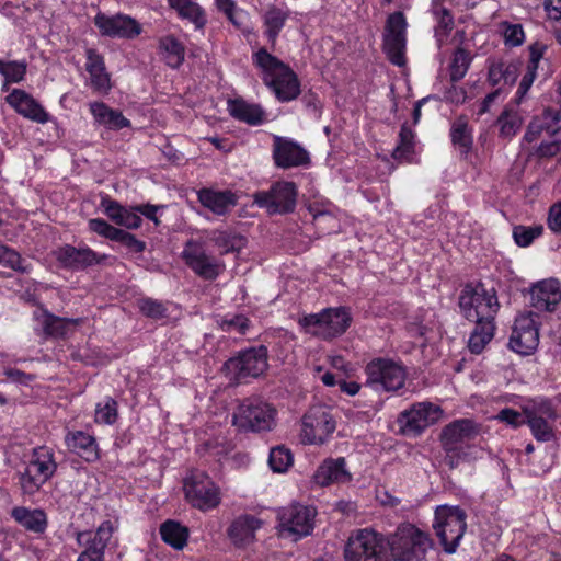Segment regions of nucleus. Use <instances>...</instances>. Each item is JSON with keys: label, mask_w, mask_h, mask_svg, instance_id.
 Here are the masks:
<instances>
[{"label": "nucleus", "mask_w": 561, "mask_h": 561, "mask_svg": "<svg viewBox=\"0 0 561 561\" xmlns=\"http://www.w3.org/2000/svg\"><path fill=\"white\" fill-rule=\"evenodd\" d=\"M263 520L252 515L237 517L229 527L228 535L238 547H245L255 540V533L262 528Z\"/></svg>", "instance_id": "nucleus-27"}, {"label": "nucleus", "mask_w": 561, "mask_h": 561, "mask_svg": "<svg viewBox=\"0 0 561 561\" xmlns=\"http://www.w3.org/2000/svg\"><path fill=\"white\" fill-rule=\"evenodd\" d=\"M336 430V422L324 405H314L304 415L300 440L306 445L322 446L327 444Z\"/></svg>", "instance_id": "nucleus-10"}, {"label": "nucleus", "mask_w": 561, "mask_h": 561, "mask_svg": "<svg viewBox=\"0 0 561 561\" xmlns=\"http://www.w3.org/2000/svg\"><path fill=\"white\" fill-rule=\"evenodd\" d=\"M539 344V316L534 311L520 313L515 319L510 347L523 356L533 354Z\"/></svg>", "instance_id": "nucleus-15"}, {"label": "nucleus", "mask_w": 561, "mask_h": 561, "mask_svg": "<svg viewBox=\"0 0 561 561\" xmlns=\"http://www.w3.org/2000/svg\"><path fill=\"white\" fill-rule=\"evenodd\" d=\"M68 448L78 454L87 461H94L99 458L95 439L83 432L69 433L66 436Z\"/></svg>", "instance_id": "nucleus-37"}, {"label": "nucleus", "mask_w": 561, "mask_h": 561, "mask_svg": "<svg viewBox=\"0 0 561 561\" xmlns=\"http://www.w3.org/2000/svg\"><path fill=\"white\" fill-rule=\"evenodd\" d=\"M26 65L19 61H3L0 59V75L4 78L3 88L8 83H18L24 79Z\"/></svg>", "instance_id": "nucleus-50"}, {"label": "nucleus", "mask_w": 561, "mask_h": 561, "mask_svg": "<svg viewBox=\"0 0 561 561\" xmlns=\"http://www.w3.org/2000/svg\"><path fill=\"white\" fill-rule=\"evenodd\" d=\"M543 231L542 226H515L513 228V239L518 247L526 248L533 243Z\"/></svg>", "instance_id": "nucleus-51"}, {"label": "nucleus", "mask_w": 561, "mask_h": 561, "mask_svg": "<svg viewBox=\"0 0 561 561\" xmlns=\"http://www.w3.org/2000/svg\"><path fill=\"white\" fill-rule=\"evenodd\" d=\"M367 385L375 390L397 391L404 386L407 370L391 359L378 358L366 366Z\"/></svg>", "instance_id": "nucleus-13"}, {"label": "nucleus", "mask_w": 561, "mask_h": 561, "mask_svg": "<svg viewBox=\"0 0 561 561\" xmlns=\"http://www.w3.org/2000/svg\"><path fill=\"white\" fill-rule=\"evenodd\" d=\"M469 60L463 50H457L453 58L450 67V78L453 81L460 80L467 72Z\"/></svg>", "instance_id": "nucleus-56"}, {"label": "nucleus", "mask_w": 561, "mask_h": 561, "mask_svg": "<svg viewBox=\"0 0 561 561\" xmlns=\"http://www.w3.org/2000/svg\"><path fill=\"white\" fill-rule=\"evenodd\" d=\"M267 368V351L264 346L250 348L226 362L224 369L231 381L257 377Z\"/></svg>", "instance_id": "nucleus-14"}, {"label": "nucleus", "mask_w": 561, "mask_h": 561, "mask_svg": "<svg viewBox=\"0 0 561 561\" xmlns=\"http://www.w3.org/2000/svg\"><path fill=\"white\" fill-rule=\"evenodd\" d=\"M432 14L435 20V37L438 45H443L447 39L454 26V18L450 12L443 7V2L432 3Z\"/></svg>", "instance_id": "nucleus-41"}, {"label": "nucleus", "mask_w": 561, "mask_h": 561, "mask_svg": "<svg viewBox=\"0 0 561 561\" xmlns=\"http://www.w3.org/2000/svg\"><path fill=\"white\" fill-rule=\"evenodd\" d=\"M316 511L306 505L293 504L277 511L276 529L280 537L297 541L313 529Z\"/></svg>", "instance_id": "nucleus-11"}, {"label": "nucleus", "mask_w": 561, "mask_h": 561, "mask_svg": "<svg viewBox=\"0 0 561 561\" xmlns=\"http://www.w3.org/2000/svg\"><path fill=\"white\" fill-rule=\"evenodd\" d=\"M56 468V461L48 447L35 448L20 476L22 492L27 495L35 494L53 477Z\"/></svg>", "instance_id": "nucleus-7"}, {"label": "nucleus", "mask_w": 561, "mask_h": 561, "mask_svg": "<svg viewBox=\"0 0 561 561\" xmlns=\"http://www.w3.org/2000/svg\"><path fill=\"white\" fill-rule=\"evenodd\" d=\"M287 12L283 11L282 9L272 8L267 10L264 14V27H265V35L267 36L268 41L274 43L277 35L279 34L280 30L283 28L286 20H287Z\"/></svg>", "instance_id": "nucleus-46"}, {"label": "nucleus", "mask_w": 561, "mask_h": 561, "mask_svg": "<svg viewBox=\"0 0 561 561\" xmlns=\"http://www.w3.org/2000/svg\"><path fill=\"white\" fill-rule=\"evenodd\" d=\"M159 48L163 59L170 67L178 68L182 65L185 48L175 37L172 35L161 37Z\"/></svg>", "instance_id": "nucleus-42"}, {"label": "nucleus", "mask_w": 561, "mask_h": 561, "mask_svg": "<svg viewBox=\"0 0 561 561\" xmlns=\"http://www.w3.org/2000/svg\"><path fill=\"white\" fill-rule=\"evenodd\" d=\"M0 264L23 273L28 271L25 261L20 256V254L9 248H7V253L2 256Z\"/></svg>", "instance_id": "nucleus-60"}, {"label": "nucleus", "mask_w": 561, "mask_h": 561, "mask_svg": "<svg viewBox=\"0 0 561 561\" xmlns=\"http://www.w3.org/2000/svg\"><path fill=\"white\" fill-rule=\"evenodd\" d=\"M443 417V410L432 402H419L399 416V423L403 433L417 435L426 427L435 424Z\"/></svg>", "instance_id": "nucleus-17"}, {"label": "nucleus", "mask_w": 561, "mask_h": 561, "mask_svg": "<svg viewBox=\"0 0 561 561\" xmlns=\"http://www.w3.org/2000/svg\"><path fill=\"white\" fill-rule=\"evenodd\" d=\"M252 64L259 70L263 82L280 102L293 101L300 94V83L296 73L265 48H259L252 54Z\"/></svg>", "instance_id": "nucleus-1"}, {"label": "nucleus", "mask_w": 561, "mask_h": 561, "mask_svg": "<svg viewBox=\"0 0 561 561\" xmlns=\"http://www.w3.org/2000/svg\"><path fill=\"white\" fill-rule=\"evenodd\" d=\"M547 224L552 232L561 233V202L550 207Z\"/></svg>", "instance_id": "nucleus-63"}, {"label": "nucleus", "mask_w": 561, "mask_h": 561, "mask_svg": "<svg viewBox=\"0 0 561 561\" xmlns=\"http://www.w3.org/2000/svg\"><path fill=\"white\" fill-rule=\"evenodd\" d=\"M561 129V108L557 111L548 110L541 118H535L528 126L525 134V140L535 141L541 133L553 135Z\"/></svg>", "instance_id": "nucleus-30"}, {"label": "nucleus", "mask_w": 561, "mask_h": 561, "mask_svg": "<svg viewBox=\"0 0 561 561\" xmlns=\"http://www.w3.org/2000/svg\"><path fill=\"white\" fill-rule=\"evenodd\" d=\"M114 525L111 520L103 522L95 533H81L78 540L80 543H85L87 547L95 549L104 553V549L112 538Z\"/></svg>", "instance_id": "nucleus-40"}, {"label": "nucleus", "mask_w": 561, "mask_h": 561, "mask_svg": "<svg viewBox=\"0 0 561 561\" xmlns=\"http://www.w3.org/2000/svg\"><path fill=\"white\" fill-rule=\"evenodd\" d=\"M182 489L186 502L198 511L214 510L221 502L219 485L203 470L188 471L183 478Z\"/></svg>", "instance_id": "nucleus-4"}, {"label": "nucleus", "mask_w": 561, "mask_h": 561, "mask_svg": "<svg viewBox=\"0 0 561 561\" xmlns=\"http://www.w3.org/2000/svg\"><path fill=\"white\" fill-rule=\"evenodd\" d=\"M306 333L332 339L343 334L351 324V316L345 308H328L320 313L308 314L299 319Z\"/></svg>", "instance_id": "nucleus-9"}, {"label": "nucleus", "mask_w": 561, "mask_h": 561, "mask_svg": "<svg viewBox=\"0 0 561 561\" xmlns=\"http://www.w3.org/2000/svg\"><path fill=\"white\" fill-rule=\"evenodd\" d=\"M85 69L90 76V83L99 92H107L111 88L110 77L105 71L103 58L93 49L87 50Z\"/></svg>", "instance_id": "nucleus-33"}, {"label": "nucleus", "mask_w": 561, "mask_h": 561, "mask_svg": "<svg viewBox=\"0 0 561 561\" xmlns=\"http://www.w3.org/2000/svg\"><path fill=\"white\" fill-rule=\"evenodd\" d=\"M451 140L455 145H459L465 149L470 147L471 136L466 119L458 118L454 122L451 127Z\"/></svg>", "instance_id": "nucleus-53"}, {"label": "nucleus", "mask_w": 561, "mask_h": 561, "mask_svg": "<svg viewBox=\"0 0 561 561\" xmlns=\"http://www.w3.org/2000/svg\"><path fill=\"white\" fill-rule=\"evenodd\" d=\"M34 319L36 330H41L46 337L67 336L78 324V320L59 318L42 309L34 312Z\"/></svg>", "instance_id": "nucleus-26"}, {"label": "nucleus", "mask_w": 561, "mask_h": 561, "mask_svg": "<svg viewBox=\"0 0 561 561\" xmlns=\"http://www.w3.org/2000/svg\"><path fill=\"white\" fill-rule=\"evenodd\" d=\"M268 465L274 472H286L293 465V455L285 447L272 448L268 457Z\"/></svg>", "instance_id": "nucleus-49"}, {"label": "nucleus", "mask_w": 561, "mask_h": 561, "mask_svg": "<svg viewBox=\"0 0 561 561\" xmlns=\"http://www.w3.org/2000/svg\"><path fill=\"white\" fill-rule=\"evenodd\" d=\"M95 26L103 36L134 38L141 33V25L125 14L107 15L99 13L94 18Z\"/></svg>", "instance_id": "nucleus-20"}, {"label": "nucleus", "mask_w": 561, "mask_h": 561, "mask_svg": "<svg viewBox=\"0 0 561 561\" xmlns=\"http://www.w3.org/2000/svg\"><path fill=\"white\" fill-rule=\"evenodd\" d=\"M57 259L64 265L70 267H83L96 261L95 253L88 248H73L66 245L57 251Z\"/></svg>", "instance_id": "nucleus-38"}, {"label": "nucleus", "mask_w": 561, "mask_h": 561, "mask_svg": "<svg viewBox=\"0 0 561 561\" xmlns=\"http://www.w3.org/2000/svg\"><path fill=\"white\" fill-rule=\"evenodd\" d=\"M228 111L231 116L250 125H260L264 121V111L257 104L242 99L230 100Z\"/></svg>", "instance_id": "nucleus-36"}, {"label": "nucleus", "mask_w": 561, "mask_h": 561, "mask_svg": "<svg viewBox=\"0 0 561 561\" xmlns=\"http://www.w3.org/2000/svg\"><path fill=\"white\" fill-rule=\"evenodd\" d=\"M345 561H391L381 535L365 528L352 534L344 547Z\"/></svg>", "instance_id": "nucleus-6"}, {"label": "nucleus", "mask_w": 561, "mask_h": 561, "mask_svg": "<svg viewBox=\"0 0 561 561\" xmlns=\"http://www.w3.org/2000/svg\"><path fill=\"white\" fill-rule=\"evenodd\" d=\"M543 7L549 19L556 21L561 19V0H545Z\"/></svg>", "instance_id": "nucleus-64"}, {"label": "nucleus", "mask_w": 561, "mask_h": 561, "mask_svg": "<svg viewBox=\"0 0 561 561\" xmlns=\"http://www.w3.org/2000/svg\"><path fill=\"white\" fill-rule=\"evenodd\" d=\"M209 240L220 249L221 254L239 252L247 243L245 239L241 234L225 230L211 231Z\"/></svg>", "instance_id": "nucleus-43"}, {"label": "nucleus", "mask_w": 561, "mask_h": 561, "mask_svg": "<svg viewBox=\"0 0 561 561\" xmlns=\"http://www.w3.org/2000/svg\"><path fill=\"white\" fill-rule=\"evenodd\" d=\"M536 76L537 70L534 69V66H526L525 73L523 75V78L516 91L515 100L517 104H519L527 94L528 90L530 89L536 79Z\"/></svg>", "instance_id": "nucleus-58"}, {"label": "nucleus", "mask_w": 561, "mask_h": 561, "mask_svg": "<svg viewBox=\"0 0 561 561\" xmlns=\"http://www.w3.org/2000/svg\"><path fill=\"white\" fill-rule=\"evenodd\" d=\"M519 73V64L517 62H494L489 67L488 81L492 87L497 89L488 94L481 105L479 114L485 113L491 103L500 96L501 90L512 85Z\"/></svg>", "instance_id": "nucleus-21"}, {"label": "nucleus", "mask_w": 561, "mask_h": 561, "mask_svg": "<svg viewBox=\"0 0 561 561\" xmlns=\"http://www.w3.org/2000/svg\"><path fill=\"white\" fill-rule=\"evenodd\" d=\"M297 190L291 182H277L268 192H257L253 195L254 203L265 208L270 214L289 213L295 208Z\"/></svg>", "instance_id": "nucleus-16"}, {"label": "nucleus", "mask_w": 561, "mask_h": 561, "mask_svg": "<svg viewBox=\"0 0 561 561\" xmlns=\"http://www.w3.org/2000/svg\"><path fill=\"white\" fill-rule=\"evenodd\" d=\"M89 228L93 232L103 236L110 240H114L118 233V228H115L107 224L105 220L99 218L91 219L89 221Z\"/></svg>", "instance_id": "nucleus-59"}, {"label": "nucleus", "mask_w": 561, "mask_h": 561, "mask_svg": "<svg viewBox=\"0 0 561 561\" xmlns=\"http://www.w3.org/2000/svg\"><path fill=\"white\" fill-rule=\"evenodd\" d=\"M419 153L415 134L408 124L401 126L399 141L392 157L400 162H414Z\"/></svg>", "instance_id": "nucleus-35"}, {"label": "nucleus", "mask_w": 561, "mask_h": 561, "mask_svg": "<svg viewBox=\"0 0 561 561\" xmlns=\"http://www.w3.org/2000/svg\"><path fill=\"white\" fill-rule=\"evenodd\" d=\"M12 517L28 531L41 534L47 527V515L39 508L18 506L12 510Z\"/></svg>", "instance_id": "nucleus-34"}, {"label": "nucleus", "mask_w": 561, "mask_h": 561, "mask_svg": "<svg viewBox=\"0 0 561 561\" xmlns=\"http://www.w3.org/2000/svg\"><path fill=\"white\" fill-rule=\"evenodd\" d=\"M113 241H118L125 247H127L129 250L137 253L142 252L145 250V243L142 241L136 239L133 234L122 229H118L117 237Z\"/></svg>", "instance_id": "nucleus-61"}, {"label": "nucleus", "mask_w": 561, "mask_h": 561, "mask_svg": "<svg viewBox=\"0 0 561 561\" xmlns=\"http://www.w3.org/2000/svg\"><path fill=\"white\" fill-rule=\"evenodd\" d=\"M494 419L512 427H518L527 422V416L524 410L523 413H520L508 408L501 410Z\"/></svg>", "instance_id": "nucleus-57"}, {"label": "nucleus", "mask_w": 561, "mask_h": 561, "mask_svg": "<svg viewBox=\"0 0 561 561\" xmlns=\"http://www.w3.org/2000/svg\"><path fill=\"white\" fill-rule=\"evenodd\" d=\"M89 106L98 125L107 129H122L129 125V121L121 112L108 107L103 102H92Z\"/></svg>", "instance_id": "nucleus-32"}, {"label": "nucleus", "mask_w": 561, "mask_h": 561, "mask_svg": "<svg viewBox=\"0 0 561 561\" xmlns=\"http://www.w3.org/2000/svg\"><path fill=\"white\" fill-rule=\"evenodd\" d=\"M201 204L216 215L227 214L236 204L237 197L230 191L203 188L198 192Z\"/></svg>", "instance_id": "nucleus-28"}, {"label": "nucleus", "mask_w": 561, "mask_h": 561, "mask_svg": "<svg viewBox=\"0 0 561 561\" xmlns=\"http://www.w3.org/2000/svg\"><path fill=\"white\" fill-rule=\"evenodd\" d=\"M459 307L469 321L493 322L499 310V301L494 289H485L482 285H477L463 289L459 298Z\"/></svg>", "instance_id": "nucleus-8"}, {"label": "nucleus", "mask_w": 561, "mask_h": 561, "mask_svg": "<svg viewBox=\"0 0 561 561\" xmlns=\"http://www.w3.org/2000/svg\"><path fill=\"white\" fill-rule=\"evenodd\" d=\"M494 334V323L492 321L476 322L468 346L474 354H480L485 345L492 340Z\"/></svg>", "instance_id": "nucleus-45"}, {"label": "nucleus", "mask_w": 561, "mask_h": 561, "mask_svg": "<svg viewBox=\"0 0 561 561\" xmlns=\"http://www.w3.org/2000/svg\"><path fill=\"white\" fill-rule=\"evenodd\" d=\"M529 294L534 308L552 311L561 302V284L553 277L538 280L530 286Z\"/></svg>", "instance_id": "nucleus-23"}, {"label": "nucleus", "mask_w": 561, "mask_h": 561, "mask_svg": "<svg viewBox=\"0 0 561 561\" xmlns=\"http://www.w3.org/2000/svg\"><path fill=\"white\" fill-rule=\"evenodd\" d=\"M276 409L262 400L248 399L242 402L234 415L233 423L243 430L253 432L271 431L276 425Z\"/></svg>", "instance_id": "nucleus-12"}, {"label": "nucleus", "mask_w": 561, "mask_h": 561, "mask_svg": "<svg viewBox=\"0 0 561 561\" xmlns=\"http://www.w3.org/2000/svg\"><path fill=\"white\" fill-rule=\"evenodd\" d=\"M466 518L459 506L444 504L436 507L433 528L446 552L453 553L459 546L467 527Z\"/></svg>", "instance_id": "nucleus-5"}, {"label": "nucleus", "mask_w": 561, "mask_h": 561, "mask_svg": "<svg viewBox=\"0 0 561 561\" xmlns=\"http://www.w3.org/2000/svg\"><path fill=\"white\" fill-rule=\"evenodd\" d=\"M102 207L104 214L116 225L126 229H137L141 225V217L137 214V207L127 208L115 201L103 199Z\"/></svg>", "instance_id": "nucleus-29"}, {"label": "nucleus", "mask_w": 561, "mask_h": 561, "mask_svg": "<svg viewBox=\"0 0 561 561\" xmlns=\"http://www.w3.org/2000/svg\"><path fill=\"white\" fill-rule=\"evenodd\" d=\"M407 22L401 12L388 18L383 36V49L393 65H404Z\"/></svg>", "instance_id": "nucleus-18"}, {"label": "nucleus", "mask_w": 561, "mask_h": 561, "mask_svg": "<svg viewBox=\"0 0 561 561\" xmlns=\"http://www.w3.org/2000/svg\"><path fill=\"white\" fill-rule=\"evenodd\" d=\"M352 479V474L346 468V461L343 457L328 458L316 470L312 480L319 486H327L332 483H346Z\"/></svg>", "instance_id": "nucleus-25"}, {"label": "nucleus", "mask_w": 561, "mask_h": 561, "mask_svg": "<svg viewBox=\"0 0 561 561\" xmlns=\"http://www.w3.org/2000/svg\"><path fill=\"white\" fill-rule=\"evenodd\" d=\"M386 545L393 561H426L432 540L425 531L407 523L387 537Z\"/></svg>", "instance_id": "nucleus-2"}, {"label": "nucleus", "mask_w": 561, "mask_h": 561, "mask_svg": "<svg viewBox=\"0 0 561 561\" xmlns=\"http://www.w3.org/2000/svg\"><path fill=\"white\" fill-rule=\"evenodd\" d=\"M182 257L186 265L197 275L207 279L216 278L224 270L222 264L208 256L203 244L194 240H190L185 243Z\"/></svg>", "instance_id": "nucleus-19"}, {"label": "nucleus", "mask_w": 561, "mask_h": 561, "mask_svg": "<svg viewBox=\"0 0 561 561\" xmlns=\"http://www.w3.org/2000/svg\"><path fill=\"white\" fill-rule=\"evenodd\" d=\"M117 419V404L111 399L99 402L95 408V422L100 424H113Z\"/></svg>", "instance_id": "nucleus-52"}, {"label": "nucleus", "mask_w": 561, "mask_h": 561, "mask_svg": "<svg viewBox=\"0 0 561 561\" xmlns=\"http://www.w3.org/2000/svg\"><path fill=\"white\" fill-rule=\"evenodd\" d=\"M139 308L142 313L151 318H160L164 313V308L160 302L152 299H142L139 301Z\"/></svg>", "instance_id": "nucleus-62"}, {"label": "nucleus", "mask_w": 561, "mask_h": 561, "mask_svg": "<svg viewBox=\"0 0 561 561\" xmlns=\"http://www.w3.org/2000/svg\"><path fill=\"white\" fill-rule=\"evenodd\" d=\"M169 3L182 19L192 22L196 28H202L205 25V14L197 3L191 0H169Z\"/></svg>", "instance_id": "nucleus-44"}, {"label": "nucleus", "mask_w": 561, "mask_h": 561, "mask_svg": "<svg viewBox=\"0 0 561 561\" xmlns=\"http://www.w3.org/2000/svg\"><path fill=\"white\" fill-rule=\"evenodd\" d=\"M7 103L20 115L44 124L49 121L48 113L34 100L32 95L21 89H13L5 98Z\"/></svg>", "instance_id": "nucleus-24"}, {"label": "nucleus", "mask_w": 561, "mask_h": 561, "mask_svg": "<svg viewBox=\"0 0 561 561\" xmlns=\"http://www.w3.org/2000/svg\"><path fill=\"white\" fill-rule=\"evenodd\" d=\"M474 423L470 420H458L447 425L442 434V440L446 449L451 450L457 444L470 439L477 435Z\"/></svg>", "instance_id": "nucleus-31"}, {"label": "nucleus", "mask_w": 561, "mask_h": 561, "mask_svg": "<svg viewBox=\"0 0 561 561\" xmlns=\"http://www.w3.org/2000/svg\"><path fill=\"white\" fill-rule=\"evenodd\" d=\"M524 411L536 439L549 442L554 438V430L550 421L561 420V396L550 399L534 398L524 404Z\"/></svg>", "instance_id": "nucleus-3"}, {"label": "nucleus", "mask_w": 561, "mask_h": 561, "mask_svg": "<svg viewBox=\"0 0 561 561\" xmlns=\"http://www.w3.org/2000/svg\"><path fill=\"white\" fill-rule=\"evenodd\" d=\"M219 325L224 331H236L240 334H244L249 327V320L242 314H228L219 321Z\"/></svg>", "instance_id": "nucleus-55"}, {"label": "nucleus", "mask_w": 561, "mask_h": 561, "mask_svg": "<svg viewBox=\"0 0 561 561\" xmlns=\"http://www.w3.org/2000/svg\"><path fill=\"white\" fill-rule=\"evenodd\" d=\"M522 122L523 119L516 111L506 108L497 121L501 135L507 138L514 136L519 130Z\"/></svg>", "instance_id": "nucleus-48"}, {"label": "nucleus", "mask_w": 561, "mask_h": 561, "mask_svg": "<svg viewBox=\"0 0 561 561\" xmlns=\"http://www.w3.org/2000/svg\"><path fill=\"white\" fill-rule=\"evenodd\" d=\"M162 540L176 550H181L187 542L188 529L179 522L169 519L160 526Z\"/></svg>", "instance_id": "nucleus-39"}, {"label": "nucleus", "mask_w": 561, "mask_h": 561, "mask_svg": "<svg viewBox=\"0 0 561 561\" xmlns=\"http://www.w3.org/2000/svg\"><path fill=\"white\" fill-rule=\"evenodd\" d=\"M505 45L515 47L524 43L525 34L520 24H511L504 22L501 24Z\"/></svg>", "instance_id": "nucleus-54"}, {"label": "nucleus", "mask_w": 561, "mask_h": 561, "mask_svg": "<svg viewBox=\"0 0 561 561\" xmlns=\"http://www.w3.org/2000/svg\"><path fill=\"white\" fill-rule=\"evenodd\" d=\"M215 4L236 27L241 28L245 24L248 14L233 0H215Z\"/></svg>", "instance_id": "nucleus-47"}, {"label": "nucleus", "mask_w": 561, "mask_h": 561, "mask_svg": "<svg viewBox=\"0 0 561 561\" xmlns=\"http://www.w3.org/2000/svg\"><path fill=\"white\" fill-rule=\"evenodd\" d=\"M273 158L275 164L283 169L309 163V153L298 142L280 136H274Z\"/></svg>", "instance_id": "nucleus-22"}]
</instances>
